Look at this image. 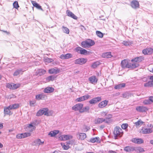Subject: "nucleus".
Here are the masks:
<instances>
[{
	"mask_svg": "<svg viewBox=\"0 0 153 153\" xmlns=\"http://www.w3.org/2000/svg\"><path fill=\"white\" fill-rule=\"evenodd\" d=\"M123 134L122 129L119 127L116 126L114 128V136L115 139L118 137H122Z\"/></svg>",
	"mask_w": 153,
	"mask_h": 153,
	"instance_id": "1",
	"label": "nucleus"
},
{
	"mask_svg": "<svg viewBox=\"0 0 153 153\" xmlns=\"http://www.w3.org/2000/svg\"><path fill=\"white\" fill-rule=\"evenodd\" d=\"M48 109L47 108H44L42 109L39 110L36 114V116H40L42 115L43 114L45 115L48 116L49 114L48 112Z\"/></svg>",
	"mask_w": 153,
	"mask_h": 153,
	"instance_id": "2",
	"label": "nucleus"
},
{
	"mask_svg": "<svg viewBox=\"0 0 153 153\" xmlns=\"http://www.w3.org/2000/svg\"><path fill=\"white\" fill-rule=\"evenodd\" d=\"M86 59L83 58H79L76 59L74 62V63L76 64L82 65L85 63L87 61Z\"/></svg>",
	"mask_w": 153,
	"mask_h": 153,
	"instance_id": "3",
	"label": "nucleus"
},
{
	"mask_svg": "<svg viewBox=\"0 0 153 153\" xmlns=\"http://www.w3.org/2000/svg\"><path fill=\"white\" fill-rule=\"evenodd\" d=\"M102 100L101 97H100L94 98L91 100L89 102L90 104H95L100 101Z\"/></svg>",
	"mask_w": 153,
	"mask_h": 153,
	"instance_id": "4",
	"label": "nucleus"
},
{
	"mask_svg": "<svg viewBox=\"0 0 153 153\" xmlns=\"http://www.w3.org/2000/svg\"><path fill=\"white\" fill-rule=\"evenodd\" d=\"M83 105L82 104H77L74 106L72 107L73 110L75 111H79V112L81 111Z\"/></svg>",
	"mask_w": 153,
	"mask_h": 153,
	"instance_id": "5",
	"label": "nucleus"
},
{
	"mask_svg": "<svg viewBox=\"0 0 153 153\" xmlns=\"http://www.w3.org/2000/svg\"><path fill=\"white\" fill-rule=\"evenodd\" d=\"M98 80V79L96 78V76H91L88 78V80L90 83L94 85L97 83Z\"/></svg>",
	"mask_w": 153,
	"mask_h": 153,
	"instance_id": "6",
	"label": "nucleus"
},
{
	"mask_svg": "<svg viewBox=\"0 0 153 153\" xmlns=\"http://www.w3.org/2000/svg\"><path fill=\"white\" fill-rule=\"evenodd\" d=\"M136 110L140 112H146L147 110L146 107L143 106H139L136 108Z\"/></svg>",
	"mask_w": 153,
	"mask_h": 153,
	"instance_id": "7",
	"label": "nucleus"
},
{
	"mask_svg": "<svg viewBox=\"0 0 153 153\" xmlns=\"http://www.w3.org/2000/svg\"><path fill=\"white\" fill-rule=\"evenodd\" d=\"M49 73L50 74H57L60 72V70L57 68H52L48 71Z\"/></svg>",
	"mask_w": 153,
	"mask_h": 153,
	"instance_id": "8",
	"label": "nucleus"
},
{
	"mask_svg": "<svg viewBox=\"0 0 153 153\" xmlns=\"http://www.w3.org/2000/svg\"><path fill=\"white\" fill-rule=\"evenodd\" d=\"M121 65L122 68H128V67H129V63L127 60L124 59L121 61Z\"/></svg>",
	"mask_w": 153,
	"mask_h": 153,
	"instance_id": "9",
	"label": "nucleus"
},
{
	"mask_svg": "<svg viewBox=\"0 0 153 153\" xmlns=\"http://www.w3.org/2000/svg\"><path fill=\"white\" fill-rule=\"evenodd\" d=\"M131 6L134 9H136L139 7V3L137 1L134 0L131 2Z\"/></svg>",
	"mask_w": 153,
	"mask_h": 153,
	"instance_id": "10",
	"label": "nucleus"
},
{
	"mask_svg": "<svg viewBox=\"0 0 153 153\" xmlns=\"http://www.w3.org/2000/svg\"><path fill=\"white\" fill-rule=\"evenodd\" d=\"M44 143V141H41L40 139H37L35 140L32 143L34 146H39L43 145Z\"/></svg>",
	"mask_w": 153,
	"mask_h": 153,
	"instance_id": "11",
	"label": "nucleus"
},
{
	"mask_svg": "<svg viewBox=\"0 0 153 153\" xmlns=\"http://www.w3.org/2000/svg\"><path fill=\"white\" fill-rule=\"evenodd\" d=\"M72 55L70 53H67L65 54H62L60 56V58L63 59H67L72 57Z\"/></svg>",
	"mask_w": 153,
	"mask_h": 153,
	"instance_id": "12",
	"label": "nucleus"
},
{
	"mask_svg": "<svg viewBox=\"0 0 153 153\" xmlns=\"http://www.w3.org/2000/svg\"><path fill=\"white\" fill-rule=\"evenodd\" d=\"M131 141L137 144H141L143 143V140L141 138H133Z\"/></svg>",
	"mask_w": 153,
	"mask_h": 153,
	"instance_id": "13",
	"label": "nucleus"
},
{
	"mask_svg": "<svg viewBox=\"0 0 153 153\" xmlns=\"http://www.w3.org/2000/svg\"><path fill=\"white\" fill-rule=\"evenodd\" d=\"M108 101L105 100L100 102L98 105V107L101 108L105 107L108 104Z\"/></svg>",
	"mask_w": 153,
	"mask_h": 153,
	"instance_id": "14",
	"label": "nucleus"
},
{
	"mask_svg": "<svg viewBox=\"0 0 153 153\" xmlns=\"http://www.w3.org/2000/svg\"><path fill=\"white\" fill-rule=\"evenodd\" d=\"M72 138V136L71 135H62L59 137L60 140H66L68 139H70Z\"/></svg>",
	"mask_w": 153,
	"mask_h": 153,
	"instance_id": "15",
	"label": "nucleus"
},
{
	"mask_svg": "<svg viewBox=\"0 0 153 153\" xmlns=\"http://www.w3.org/2000/svg\"><path fill=\"white\" fill-rule=\"evenodd\" d=\"M36 127L31 124H29L26 128V130L27 131H32L35 130Z\"/></svg>",
	"mask_w": 153,
	"mask_h": 153,
	"instance_id": "16",
	"label": "nucleus"
},
{
	"mask_svg": "<svg viewBox=\"0 0 153 153\" xmlns=\"http://www.w3.org/2000/svg\"><path fill=\"white\" fill-rule=\"evenodd\" d=\"M23 71L22 69H18L16 70L13 73V75L14 76H18L20 74H22Z\"/></svg>",
	"mask_w": 153,
	"mask_h": 153,
	"instance_id": "17",
	"label": "nucleus"
},
{
	"mask_svg": "<svg viewBox=\"0 0 153 153\" xmlns=\"http://www.w3.org/2000/svg\"><path fill=\"white\" fill-rule=\"evenodd\" d=\"M67 15L75 19H76L77 17L73 14L72 12L69 10H67L66 11Z\"/></svg>",
	"mask_w": 153,
	"mask_h": 153,
	"instance_id": "18",
	"label": "nucleus"
},
{
	"mask_svg": "<svg viewBox=\"0 0 153 153\" xmlns=\"http://www.w3.org/2000/svg\"><path fill=\"white\" fill-rule=\"evenodd\" d=\"M105 121V120L103 118H98L95 119L94 121L95 124H100Z\"/></svg>",
	"mask_w": 153,
	"mask_h": 153,
	"instance_id": "19",
	"label": "nucleus"
},
{
	"mask_svg": "<svg viewBox=\"0 0 153 153\" xmlns=\"http://www.w3.org/2000/svg\"><path fill=\"white\" fill-rule=\"evenodd\" d=\"M133 62V63H129V67H128V68L133 69L139 66V65L138 63Z\"/></svg>",
	"mask_w": 153,
	"mask_h": 153,
	"instance_id": "20",
	"label": "nucleus"
},
{
	"mask_svg": "<svg viewBox=\"0 0 153 153\" xmlns=\"http://www.w3.org/2000/svg\"><path fill=\"white\" fill-rule=\"evenodd\" d=\"M31 2L33 5L37 9L40 10H43L42 9V7L40 6L38 4L36 3V1H31Z\"/></svg>",
	"mask_w": 153,
	"mask_h": 153,
	"instance_id": "21",
	"label": "nucleus"
},
{
	"mask_svg": "<svg viewBox=\"0 0 153 153\" xmlns=\"http://www.w3.org/2000/svg\"><path fill=\"white\" fill-rule=\"evenodd\" d=\"M46 73V71L44 69H40L37 71L36 75H39L41 76L45 74Z\"/></svg>",
	"mask_w": 153,
	"mask_h": 153,
	"instance_id": "22",
	"label": "nucleus"
},
{
	"mask_svg": "<svg viewBox=\"0 0 153 153\" xmlns=\"http://www.w3.org/2000/svg\"><path fill=\"white\" fill-rule=\"evenodd\" d=\"M54 90V89L51 87H47L44 90V92L45 93H50L53 92Z\"/></svg>",
	"mask_w": 153,
	"mask_h": 153,
	"instance_id": "23",
	"label": "nucleus"
},
{
	"mask_svg": "<svg viewBox=\"0 0 153 153\" xmlns=\"http://www.w3.org/2000/svg\"><path fill=\"white\" fill-rule=\"evenodd\" d=\"M142 132L143 134L151 133L152 132V130L150 128H144L142 129Z\"/></svg>",
	"mask_w": 153,
	"mask_h": 153,
	"instance_id": "24",
	"label": "nucleus"
},
{
	"mask_svg": "<svg viewBox=\"0 0 153 153\" xmlns=\"http://www.w3.org/2000/svg\"><path fill=\"white\" fill-rule=\"evenodd\" d=\"M77 135L79 137V139L82 140H84L86 137V134L84 133H79Z\"/></svg>",
	"mask_w": 153,
	"mask_h": 153,
	"instance_id": "25",
	"label": "nucleus"
},
{
	"mask_svg": "<svg viewBox=\"0 0 153 153\" xmlns=\"http://www.w3.org/2000/svg\"><path fill=\"white\" fill-rule=\"evenodd\" d=\"M56 78V76L54 75H51L47 77L46 78V81L49 82L50 81H53Z\"/></svg>",
	"mask_w": 153,
	"mask_h": 153,
	"instance_id": "26",
	"label": "nucleus"
},
{
	"mask_svg": "<svg viewBox=\"0 0 153 153\" xmlns=\"http://www.w3.org/2000/svg\"><path fill=\"white\" fill-rule=\"evenodd\" d=\"M102 56L104 58H111L112 56L111 54V52H107L103 53L102 55Z\"/></svg>",
	"mask_w": 153,
	"mask_h": 153,
	"instance_id": "27",
	"label": "nucleus"
},
{
	"mask_svg": "<svg viewBox=\"0 0 153 153\" xmlns=\"http://www.w3.org/2000/svg\"><path fill=\"white\" fill-rule=\"evenodd\" d=\"M59 131L58 130H54L53 131H51L48 134V135L50 136L51 137H54L56 134H58Z\"/></svg>",
	"mask_w": 153,
	"mask_h": 153,
	"instance_id": "28",
	"label": "nucleus"
},
{
	"mask_svg": "<svg viewBox=\"0 0 153 153\" xmlns=\"http://www.w3.org/2000/svg\"><path fill=\"white\" fill-rule=\"evenodd\" d=\"M143 123L141 120H139L137 122H135L134 123L137 128H139L141 126Z\"/></svg>",
	"mask_w": 153,
	"mask_h": 153,
	"instance_id": "29",
	"label": "nucleus"
},
{
	"mask_svg": "<svg viewBox=\"0 0 153 153\" xmlns=\"http://www.w3.org/2000/svg\"><path fill=\"white\" fill-rule=\"evenodd\" d=\"M125 85L126 84L124 83H120L116 85L114 87V88L116 89H120L124 88L125 86Z\"/></svg>",
	"mask_w": 153,
	"mask_h": 153,
	"instance_id": "30",
	"label": "nucleus"
},
{
	"mask_svg": "<svg viewBox=\"0 0 153 153\" xmlns=\"http://www.w3.org/2000/svg\"><path fill=\"white\" fill-rule=\"evenodd\" d=\"M131 93L127 92L123 93L122 94L121 97L124 98H128L129 97L131 96Z\"/></svg>",
	"mask_w": 153,
	"mask_h": 153,
	"instance_id": "31",
	"label": "nucleus"
},
{
	"mask_svg": "<svg viewBox=\"0 0 153 153\" xmlns=\"http://www.w3.org/2000/svg\"><path fill=\"white\" fill-rule=\"evenodd\" d=\"M89 109V107L88 106H86L83 108H82L80 113H82L84 112H88Z\"/></svg>",
	"mask_w": 153,
	"mask_h": 153,
	"instance_id": "32",
	"label": "nucleus"
},
{
	"mask_svg": "<svg viewBox=\"0 0 153 153\" xmlns=\"http://www.w3.org/2000/svg\"><path fill=\"white\" fill-rule=\"evenodd\" d=\"M86 41L89 47L95 44L94 42L91 39H88Z\"/></svg>",
	"mask_w": 153,
	"mask_h": 153,
	"instance_id": "33",
	"label": "nucleus"
},
{
	"mask_svg": "<svg viewBox=\"0 0 153 153\" xmlns=\"http://www.w3.org/2000/svg\"><path fill=\"white\" fill-rule=\"evenodd\" d=\"M144 86L145 87H152L153 86V82L149 81L144 84Z\"/></svg>",
	"mask_w": 153,
	"mask_h": 153,
	"instance_id": "34",
	"label": "nucleus"
},
{
	"mask_svg": "<svg viewBox=\"0 0 153 153\" xmlns=\"http://www.w3.org/2000/svg\"><path fill=\"white\" fill-rule=\"evenodd\" d=\"M19 107V105L18 104H14L12 105H10L9 106V108H10V109H15L18 108Z\"/></svg>",
	"mask_w": 153,
	"mask_h": 153,
	"instance_id": "35",
	"label": "nucleus"
},
{
	"mask_svg": "<svg viewBox=\"0 0 153 153\" xmlns=\"http://www.w3.org/2000/svg\"><path fill=\"white\" fill-rule=\"evenodd\" d=\"M10 108H9V106L7 107L4 108V113L5 115L9 114L10 112Z\"/></svg>",
	"mask_w": 153,
	"mask_h": 153,
	"instance_id": "36",
	"label": "nucleus"
},
{
	"mask_svg": "<svg viewBox=\"0 0 153 153\" xmlns=\"http://www.w3.org/2000/svg\"><path fill=\"white\" fill-rule=\"evenodd\" d=\"M99 137H95L91 138L90 139V141L92 143H94L95 142H97L99 141Z\"/></svg>",
	"mask_w": 153,
	"mask_h": 153,
	"instance_id": "37",
	"label": "nucleus"
},
{
	"mask_svg": "<svg viewBox=\"0 0 153 153\" xmlns=\"http://www.w3.org/2000/svg\"><path fill=\"white\" fill-rule=\"evenodd\" d=\"M62 30L63 32L67 34H69V29L66 27L63 26L62 27Z\"/></svg>",
	"mask_w": 153,
	"mask_h": 153,
	"instance_id": "38",
	"label": "nucleus"
},
{
	"mask_svg": "<svg viewBox=\"0 0 153 153\" xmlns=\"http://www.w3.org/2000/svg\"><path fill=\"white\" fill-rule=\"evenodd\" d=\"M81 45L82 47L85 48L89 47L86 41L82 42L81 43Z\"/></svg>",
	"mask_w": 153,
	"mask_h": 153,
	"instance_id": "39",
	"label": "nucleus"
},
{
	"mask_svg": "<svg viewBox=\"0 0 153 153\" xmlns=\"http://www.w3.org/2000/svg\"><path fill=\"white\" fill-rule=\"evenodd\" d=\"M22 138H24L29 136L31 135V133L30 132H25L22 133Z\"/></svg>",
	"mask_w": 153,
	"mask_h": 153,
	"instance_id": "40",
	"label": "nucleus"
},
{
	"mask_svg": "<svg viewBox=\"0 0 153 153\" xmlns=\"http://www.w3.org/2000/svg\"><path fill=\"white\" fill-rule=\"evenodd\" d=\"M12 85H13V90L17 89V88L19 87L20 86V84L19 83L14 84L13 83Z\"/></svg>",
	"mask_w": 153,
	"mask_h": 153,
	"instance_id": "41",
	"label": "nucleus"
},
{
	"mask_svg": "<svg viewBox=\"0 0 153 153\" xmlns=\"http://www.w3.org/2000/svg\"><path fill=\"white\" fill-rule=\"evenodd\" d=\"M96 33L97 35L100 38H102L103 37V34L102 33H101V32L99 31H97L96 32Z\"/></svg>",
	"mask_w": 153,
	"mask_h": 153,
	"instance_id": "42",
	"label": "nucleus"
},
{
	"mask_svg": "<svg viewBox=\"0 0 153 153\" xmlns=\"http://www.w3.org/2000/svg\"><path fill=\"white\" fill-rule=\"evenodd\" d=\"M143 103L145 105H148L151 104V102L149 98V100H144L143 101Z\"/></svg>",
	"mask_w": 153,
	"mask_h": 153,
	"instance_id": "43",
	"label": "nucleus"
},
{
	"mask_svg": "<svg viewBox=\"0 0 153 153\" xmlns=\"http://www.w3.org/2000/svg\"><path fill=\"white\" fill-rule=\"evenodd\" d=\"M132 147H130L129 146H126L124 149V150L127 152L131 151V150Z\"/></svg>",
	"mask_w": 153,
	"mask_h": 153,
	"instance_id": "44",
	"label": "nucleus"
},
{
	"mask_svg": "<svg viewBox=\"0 0 153 153\" xmlns=\"http://www.w3.org/2000/svg\"><path fill=\"white\" fill-rule=\"evenodd\" d=\"M148 51V54H150L153 53V49L151 48H147Z\"/></svg>",
	"mask_w": 153,
	"mask_h": 153,
	"instance_id": "45",
	"label": "nucleus"
},
{
	"mask_svg": "<svg viewBox=\"0 0 153 153\" xmlns=\"http://www.w3.org/2000/svg\"><path fill=\"white\" fill-rule=\"evenodd\" d=\"M44 95L43 94H40L37 95L36 96V98L38 100L42 99Z\"/></svg>",
	"mask_w": 153,
	"mask_h": 153,
	"instance_id": "46",
	"label": "nucleus"
},
{
	"mask_svg": "<svg viewBox=\"0 0 153 153\" xmlns=\"http://www.w3.org/2000/svg\"><path fill=\"white\" fill-rule=\"evenodd\" d=\"M12 84H13V83H7V84L6 86L8 88H9L10 89L13 90V85H12Z\"/></svg>",
	"mask_w": 153,
	"mask_h": 153,
	"instance_id": "47",
	"label": "nucleus"
},
{
	"mask_svg": "<svg viewBox=\"0 0 153 153\" xmlns=\"http://www.w3.org/2000/svg\"><path fill=\"white\" fill-rule=\"evenodd\" d=\"M13 5L14 7L16 9H17L19 7L18 3L16 1H15L13 3Z\"/></svg>",
	"mask_w": 153,
	"mask_h": 153,
	"instance_id": "48",
	"label": "nucleus"
},
{
	"mask_svg": "<svg viewBox=\"0 0 153 153\" xmlns=\"http://www.w3.org/2000/svg\"><path fill=\"white\" fill-rule=\"evenodd\" d=\"M99 65V62H95L92 65L91 67L93 68H95Z\"/></svg>",
	"mask_w": 153,
	"mask_h": 153,
	"instance_id": "49",
	"label": "nucleus"
},
{
	"mask_svg": "<svg viewBox=\"0 0 153 153\" xmlns=\"http://www.w3.org/2000/svg\"><path fill=\"white\" fill-rule=\"evenodd\" d=\"M123 44L126 46L129 45L131 44V43L129 41H123Z\"/></svg>",
	"mask_w": 153,
	"mask_h": 153,
	"instance_id": "50",
	"label": "nucleus"
},
{
	"mask_svg": "<svg viewBox=\"0 0 153 153\" xmlns=\"http://www.w3.org/2000/svg\"><path fill=\"white\" fill-rule=\"evenodd\" d=\"M82 97L83 98V100L84 101L88 99L90 97V96L88 94H87L86 95L83 96Z\"/></svg>",
	"mask_w": 153,
	"mask_h": 153,
	"instance_id": "51",
	"label": "nucleus"
},
{
	"mask_svg": "<svg viewBox=\"0 0 153 153\" xmlns=\"http://www.w3.org/2000/svg\"><path fill=\"white\" fill-rule=\"evenodd\" d=\"M87 52V51L86 50L82 48L81 51H80V52H79V53L81 54H85Z\"/></svg>",
	"mask_w": 153,
	"mask_h": 153,
	"instance_id": "52",
	"label": "nucleus"
},
{
	"mask_svg": "<svg viewBox=\"0 0 153 153\" xmlns=\"http://www.w3.org/2000/svg\"><path fill=\"white\" fill-rule=\"evenodd\" d=\"M137 150L140 152H142L144 151L143 149L140 147L137 148Z\"/></svg>",
	"mask_w": 153,
	"mask_h": 153,
	"instance_id": "53",
	"label": "nucleus"
},
{
	"mask_svg": "<svg viewBox=\"0 0 153 153\" xmlns=\"http://www.w3.org/2000/svg\"><path fill=\"white\" fill-rule=\"evenodd\" d=\"M61 145L62 147L65 150H67L69 149V146L65 145L64 144V143H61Z\"/></svg>",
	"mask_w": 153,
	"mask_h": 153,
	"instance_id": "54",
	"label": "nucleus"
},
{
	"mask_svg": "<svg viewBox=\"0 0 153 153\" xmlns=\"http://www.w3.org/2000/svg\"><path fill=\"white\" fill-rule=\"evenodd\" d=\"M90 129V128L87 126H84L83 128L82 131L84 132H86Z\"/></svg>",
	"mask_w": 153,
	"mask_h": 153,
	"instance_id": "55",
	"label": "nucleus"
},
{
	"mask_svg": "<svg viewBox=\"0 0 153 153\" xmlns=\"http://www.w3.org/2000/svg\"><path fill=\"white\" fill-rule=\"evenodd\" d=\"M45 62H51L53 61V60L50 58H46L45 59Z\"/></svg>",
	"mask_w": 153,
	"mask_h": 153,
	"instance_id": "56",
	"label": "nucleus"
},
{
	"mask_svg": "<svg viewBox=\"0 0 153 153\" xmlns=\"http://www.w3.org/2000/svg\"><path fill=\"white\" fill-rule=\"evenodd\" d=\"M128 124H123L121 126V127L123 129H126L128 127Z\"/></svg>",
	"mask_w": 153,
	"mask_h": 153,
	"instance_id": "57",
	"label": "nucleus"
},
{
	"mask_svg": "<svg viewBox=\"0 0 153 153\" xmlns=\"http://www.w3.org/2000/svg\"><path fill=\"white\" fill-rule=\"evenodd\" d=\"M105 120V123H109L111 122V120H110L109 119H108V118H105L104 119Z\"/></svg>",
	"mask_w": 153,
	"mask_h": 153,
	"instance_id": "58",
	"label": "nucleus"
},
{
	"mask_svg": "<svg viewBox=\"0 0 153 153\" xmlns=\"http://www.w3.org/2000/svg\"><path fill=\"white\" fill-rule=\"evenodd\" d=\"M137 57L138 59V62H139L142 61L144 60V57L142 56H140Z\"/></svg>",
	"mask_w": 153,
	"mask_h": 153,
	"instance_id": "59",
	"label": "nucleus"
},
{
	"mask_svg": "<svg viewBox=\"0 0 153 153\" xmlns=\"http://www.w3.org/2000/svg\"><path fill=\"white\" fill-rule=\"evenodd\" d=\"M138 59L137 58V57H136L134 59H132L131 60V61L132 62H134L135 63H138L139 62H138Z\"/></svg>",
	"mask_w": 153,
	"mask_h": 153,
	"instance_id": "60",
	"label": "nucleus"
},
{
	"mask_svg": "<svg viewBox=\"0 0 153 153\" xmlns=\"http://www.w3.org/2000/svg\"><path fill=\"white\" fill-rule=\"evenodd\" d=\"M76 100L78 102H81L84 101L82 97H81L77 98Z\"/></svg>",
	"mask_w": 153,
	"mask_h": 153,
	"instance_id": "61",
	"label": "nucleus"
},
{
	"mask_svg": "<svg viewBox=\"0 0 153 153\" xmlns=\"http://www.w3.org/2000/svg\"><path fill=\"white\" fill-rule=\"evenodd\" d=\"M22 133L16 135V137L18 139H21L22 138Z\"/></svg>",
	"mask_w": 153,
	"mask_h": 153,
	"instance_id": "62",
	"label": "nucleus"
},
{
	"mask_svg": "<svg viewBox=\"0 0 153 153\" xmlns=\"http://www.w3.org/2000/svg\"><path fill=\"white\" fill-rule=\"evenodd\" d=\"M82 48L80 47H77L75 49V50L77 52L79 53V52H80V51H81Z\"/></svg>",
	"mask_w": 153,
	"mask_h": 153,
	"instance_id": "63",
	"label": "nucleus"
},
{
	"mask_svg": "<svg viewBox=\"0 0 153 153\" xmlns=\"http://www.w3.org/2000/svg\"><path fill=\"white\" fill-rule=\"evenodd\" d=\"M147 50V48L143 50L142 51L144 55L148 54V51Z\"/></svg>",
	"mask_w": 153,
	"mask_h": 153,
	"instance_id": "64",
	"label": "nucleus"
}]
</instances>
